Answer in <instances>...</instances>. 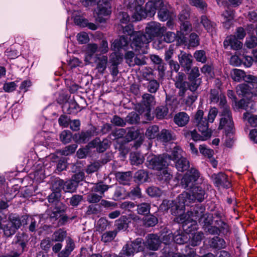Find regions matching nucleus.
<instances>
[{"label":"nucleus","instance_id":"nucleus-48","mask_svg":"<svg viewBox=\"0 0 257 257\" xmlns=\"http://www.w3.org/2000/svg\"><path fill=\"white\" fill-rule=\"evenodd\" d=\"M139 115L135 111L130 113L125 118L126 121L131 124L136 123L139 121Z\"/></svg>","mask_w":257,"mask_h":257},{"label":"nucleus","instance_id":"nucleus-43","mask_svg":"<svg viewBox=\"0 0 257 257\" xmlns=\"http://www.w3.org/2000/svg\"><path fill=\"white\" fill-rule=\"evenodd\" d=\"M164 40L167 43H171L175 40L179 43V37H178L177 33L175 34L172 32H168L164 35Z\"/></svg>","mask_w":257,"mask_h":257},{"label":"nucleus","instance_id":"nucleus-32","mask_svg":"<svg viewBox=\"0 0 257 257\" xmlns=\"http://www.w3.org/2000/svg\"><path fill=\"white\" fill-rule=\"evenodd\" d=\"M245 76V72L238 69H233L231 72L232 79L237 82H240L243 80Z\"/></svg>","mask_w":257,"mask_h":257},{"label":"nucleus","instance_id":"nucleus-62","mask_svg":"<svg viewBox=\"0 0 257 257\" xmlns=\"http://www.w3.org/2000/svg\"><path fill=\"white\" fill-rule=\"evenodd\" d=\"M201 83V79L200 78H192L191 80L190 84L189 85V89L190 91L194 92L197 90L198 86Z\"/></svg>","mask_w":257,"mask_h":257},{"label":"nucleus","instance_id":"nucleus-4","mask_svg":"<svg viewBox=\"0 0 257 257\" xmlns=\"http://www.w3.org/2000/svg\"><path fill=\"white\" fill-rule=\"evenodd\" d=\"M166 28L157 22H151L147 24L145 34L138 32L133 36V41L131 43V48L139 53H144L141 50L144 45L149 43L156 37H159L166 31Z\"/></svg>","mask_w":257,"mask_h":257},{"label":"nucleus","instance_id":"nucleus-46","mask_svg":"<svg viewBox=\"0 0 257 257\" xmlns=\"http://www.w3.org/2000/svg\"><path fill=\"white\" fill-rule=\"evenodd\" d=\"M135 177L139 182L143 183L147 180L148 174L144 170H140L135 173Z\"/></svg>","mask_w":257,"mask_h":257},{"label":"nucleus","instance_id":"nucleus-2","mask_svg":"<svg viewBox=\"0 0 257 257\" xmlns=\"http://www.w3.org/2000/svg\"><path fill=\"white\" fill-rule=\"evenodd\" d=\"M144 2L145 0L125 1V4L128 7L135 8V12L132 16L135 21H140L147 16L152 17L155 14L157 10H158V17L161 21H165L169 18V12L162 0L149 1L146 5L145 10L142 8Z\"/></svg>","mask_w":257,"mask_h":257},{"label":"nucleus","instance_id":"nucleus-1","mask_svg":"<svg viewBox=\"0 0 257 257\" xmlns=\"http://www.w3.org/2000/svg\"><path fill=\"white\" fill-rule=\"evenodd\" d=\"M199 177L198 171L191 168L181 179L182 186L190 189L189 192L182 193L174 201L165 200L160 205L162 210L170 209L172 214L176 216V219L178 222L183 224L184 229L188 232L197 229V221L203 226H207L212 221V216L205 213V209L202 205L196 206L193 207V211L184 214L186 205H189L195 200L201 202L204 198V190L201 187L195 185V182Z\"/></svg>","mask_w":257,"mask_h":257},{"label":"nucleus","instance_id":"nucleus-25","mask_svg":"<svg viewBox=\"0 0 257 257\" xmlns=\"http://www.w3.org/2000/svg\"><path fill=\"white\" fill-rule=\"evenodd\" d=\"M236 91L238 95L248 96L249 94H253V91L250 87L246 84H241L237 86Z\"/></svg>","mask_w":257,"mask_h":257},{"label":"nucleus","instance_id":"nucleus-55","mask_svg":"<svg viewBox=\"0 0 257 257\" xmlns=\"http://www.w3.org/2000/svg\"><path fill=\"white\" fill-rule=\"evenodd\" d=\"M117 222V226L118 230H124L127 228L128 225L127 218L125 216H123L121 217Z\"/></svg>","mask_w":257,"mask_h":257},{"label":"nucleus","instance_id":"nucleus-64","mask_svg":"<svg viewBox=\"0 0 257 257\" xmlns=\"http://www.w3.org/2000/svg\"><path fill=\"white\" fill-rule=\"evenodd\" d=\"M148 195L152 197L159 196L161 194L160 190L157 187H150L147 190Z\"/></svg>","mask_w":257,"mask_h":257},{"label":"nucleus","instance_id":"nucleus-27","mask_svg":"<svg viewBox=\"0 0 257 257\" xmlns=\"http://www.w3.org/2000/svg\"><path fill=\"white\" fill-rule=\"evenodd\" d=\"M159 127L156 125L150 126L148 127L145 133V135L149 139H154L159 136Z\"/></svg>","mask_w":257,"mask_h":257},{"label":"nucleus","instance_id":"nucleus-54","mask_svg":"<svg viewBox=\"0 0 257 257\" xmlns=\"http://www.w3.org/2000/svg\"><path fill=\"white\" fill-rule=\"evenodd\" d=\"M102 197V195H99L98 194H96L95 192L90 193L87 196V201L89 203H94L98 202L101 198Z\"/></svg>","mask_w":257,"mask_h":257},{"label":"nucleus","instance_id":"nucleus-30","mask_svg":"<svg viewBox=\"0 0 257 257\" xmlns=\"http://www.w3.org/2000/svg\"><path fill=\"white\" fill-rule=\"evenodd\" d=\"M210 245L212 247L221 249L225 246V242L222 238L215 236L211 239Z\"/></svg>","mask_w":257,"mask_h":257},{"label":"nucleus","instance_id":"nucleus-36","mask_svg":"<svg viewBox=\"0 0 257 257\" xmlns=\"http://www.w3.org/2000/svg\"><path fill=\"white\" fill-rule=\"evenodd\" d=\"M151 206L150 204L147 203H142L137 206V211L139 214L146 215L149 213Z\"/></svg>","mask_w":257,"mask_h":257},{"label":"nucleus","instance_id":"nucleus-45","mask_svg":"<svg viewBox=\"0 0 257 257\" xmlns=\"http://www.w3.org/2000/svg\"><path fill=\"white\" fill-rule=\"evenodd\" d=\"M116 231H109L104 233L101 237V240L104 242L112 241L116 235Z\"/></svg>","mask_w":257,"mask_h":257},{"label":"nucleus","instance_id":"nucleus-58","mask_svg":"<svg viewBox=\"0 0 257 257\" xmlns=\"http://www.w3.org/2000/svg\"><path fill=\"white\" fill-rule=\"evenodd\" d=\"M128 196L132 199L139 198L141 197V191L139 187H136L133 188L129 193Z\"/></svg>","mask_w":257,"mask_h":257},{"label":"nucleus","instance_id":"nucleus-19","mask_svg":"<svg viewBox=\"0 0 257 257\" xmlns=\"http://www.w3.org/2000/svg\"><path fill=\"white\" fill-rule=\"evenodd\" d=\"M178 60L182 67L186 68L188 70L190 68L192 62L191 54L181 52V54L178 56Z\"/></svg>","mask_w":257,"mask_h":257},{"label":"nucleus","instance_id":"nucleus-22","mask_svg":"<svg viewBox=\"0 0 257 257\" xmlns=\"http://www.w3.org/2000/svg\"><path fill=\"white\" fill-rule=\"evenodd\" d=\"M67 244L64 249L58 254V257H69L74 248V243L71 238L66 240Z\"/></svg>","mask_w":257,"mask_h":257},{"label":"nucleus","instance_id":"nucleus-37","mask_svg":"<svg viewBox=\"0 0 257 257\" xmlns=\"http://www.w3.org/2000/svg\"><path fill=\"white\" fill-rule=\"evenodd\" d=\"M243 117L244 119L247 120L252 126H257V115L246 112L243 114Z\"/></svg>","mask_w":257,"mask_h":257},{"label":"nucleus","instance_id":"nucleus-11","mask_svg":"<svg viewBox=\"0 0 257 257\" xmlns=\"http://www.w3.org/2000/svg\"><path fill=\"white\" fill-rule=\"evenodd\" d=\"M192 30V25L188 21L181 22L180 30L177 31L179 37V43L184 44L186 42V38L185 35L190 33Z\"/></svg>","mask_w":257,"mask_h":257},{"label":"nucleus","instance_id":"nucleus-47","mask_svg":"<svg viewBox=\"0 0 257 257\" xmlns=\"http://www.w3.org/2000/svg\"><path fill=\"white\" fill-rule=\"evenodd\" d=\"M191 239V245L192 246H196L198 245L201 242L203 237V233L201 232H197L192 234Z\"/></svg>","mask_w":257,"mask_h":257},{"label":"nucleus","instance_id":"nucleus-31","mask_svg":"<svg viewBox=\"0 0 257 257\" xmlns=\"http://www.w3.org/2000/svg\"><path fill=\"white\" fill-rule=\"evenodd\" d=\"M201 23L208 32H212L215 29V24L211 22L206 16L201 17Z\"/></svg>","mask_w":257,"mask_h":257},{"label":"nucleus","instance_id":"nucleus-57","mask_svg":"<svg viewBox=\"0 0 257 257\" xmlns=\"http://www.w3.org/2000/svg\"><path fill=\"white\" fill-rule=\"evenodd\" d=\"M158 222V219L153 215L147 216L145 219V224L147 226H153Z\"/></svg>","mask_w":257,"mask_h":257},{"label":"nucleus","instance_id":"nucleus-21","mask_svg":"<svg viewBox=\"0 0 257 257\" xmlns=\"http://www.w3.org/2000/svg\"><path fill=\"white\" fill-rule=\"evenodd\" d=\"M128 44V38L126 36H121L119 39L114 41L111 45V49L114 51L118 50L120 48H124Z\"/></svg>","mask_w":257,"mask_h":257},{"label":"nucleus","instance_id":"nucleus-6","mask_svg":"<svg viewBox=\"0 0 257 257\" xmlns=\"http://www.w3.org/2000/svg\"><path fill=\"white\" fill-rule=\"evenodd\" d=\"M28 217H20L17 214H11L9 216V221L4 224V233L6 236H10L15 234L16 231L22 225L27 223Z\"/></svg>","mask_w":257,"mask_h":257},{"label":"nucleus","instance_id":"nucleus-29","mask_svg":"<svg viewBox=\"0 0 257 257\" xmlns=\"http://www.w3.org/2000/svg\"><path fill=\"white\" fill-rule=\"evenodd\" d=\"M130 160L132 165H138L144 162V157L140 153L133 152L131 153Z\"/></svg>","mask_w":257,"mask_h":257},{"label":"nucleus","instance_id":"nucleus-3","mask_svg":"<svg viewBox=\"0 0 257 257\" xmlns=\"http://www.w3.org/2000/svg\"><path fill=\"white\" fill-rule=\"evenodd\" d=\"M218 113L215 107L211 108L208 114V119L206 120L203 117V111L198 110L194 115V123L197 126V129L190 132V136L195 141H204L211 137V131L208 128V122H213Z\"/></svg>","mask_w":257,"mask_h":257},{"label":"nucleus","instance_id":"nucleus-15","mask_svg":"<svg viewBox=\"0 0 257 257\" xmlns=\"http://www.w3.org/2000/svg\"><path fill=\"white\" fill-rule=\"evenodd\" d=\"M96 64V68L99 71L103 72L106 68L108 58L106 56L101 54H95L94 59L92 60Z\"/></svg>","mask_w":257,"mask_h":257},{"label":"nucleus","instance_id":"nucleus-51","mask_svg":"<svg viewBox=\"0 0 257 257\" xmlns=\"http://www.w3.org/2000/svg\"><path fill=\"white\" fill-rule=\"evenodd\" d=\"M199 44L198 36L195 33H191L190 35L188 45L190 47H196Z\"/></svg>","mask_w":257,"mask_h":257},{"label":"nucleus","instance_id":"nucleus-44","mask_svg":"<svg viewBox=\"0 0 257 257\" xmlns=\"http://www.w3.org/2000/svg\"><path fill=\"white\" fill-rule=\"evenodd\" d=\"M121 28L123 30V33L130 36V39L132 40V43L133 41V36L136 35V34L138 33L139 32H134L133 27L131 24L127 25L124 27L121 26Z\"/></svg>","mask_w":257,"mask_h":257},{"label":"nucleus","instance_id":"nucleus-42","mask_svg":"<svg viewBox=\"0 0 257 257\" xmlns=\"http://www.w3.org/2000/svg\"><path fill=\"white\" fill-rule=\"evenodd\" d=\"M194 57L198 62L204 63L206 62L207 58L205 52L203 50H198L194 53Z\"/></svg>","mask_w":257,"mask_h":257},{"label":"nucleus","instance_id":"nucleus-24","mask_svg":"<svg viewBox=\"0 0 257 257\" xmlns=\"http://www.w3.org/2000/svg\"><path fill=\"white\" fill-rule=\"evenodd\" d=\"M158 139L162 142L167 143L175 139L174 134L168 130H162L159 136Z\"/></svg>","mask_w":257,"mask_h":257},{"label":"nucleus","instance_id":"nucleus-38","mask_svg":"<svg viewBox=\"0 0 257 257\" xmlns=\"http://www.w3.org/2000/svg\"><path fill=\"white\" fill-rule=\"evenodd\" d=\"M189 18L190 9L188 6H186L181 12L179 16V19L181 22H184L188 21Z\"/></svg>","mask_w":257,"mask_h":257},{"label":"nucleus","instance_id":"nucleus-33","mask_svg":"<svg viewBox=\"0 0 257 257\" xmlns=\"http://www.w3.org/2000/svg\"><path fill=\"white\" fill-rule=\"evenodd\" d=\"M167 155L170 157V161L171 160L175 161V160L180 159L181 157H183V152L179 147L175 146L173 148V150L172 152V155Z\"/></svg>","mask_w":257,"mask_h":257},{"label":"nucleus","instance_id":"nucleus-40","mask_svg":"<svg viewBox=\"0 0 257 257\" xmlns=\"http://www.w3.org/2000/svg\"><path fill=\"white\" fill-rule=\"evenodd\" d=\"M72 138L71 133L68 130H64L60 135V141L64 144L69 143Z\"/></svg>","mask_w":257,"mask_h":257},{"label":"nucleus","instance_id":"nucleus-7","mask_svg":"<svg viewBox=\"0 0 257 257\" xmlns=\"http://www.w3.org/2000/svg\"><path fill=\"white\" fill-rule=\"evenodd\" d=\"M170 163V158L167 154L159 156L150 154L147 157L146 164L150 169L161 170L164 168H166Z\"/></svg>","mask_w":257,"mask_h":257},{"label":"nucleus","instance_id":"nucleus-20","mask_svg":"<svg viewBox=\"0 0 257 257\" xmlns=\"http://www.w3.org/2000/svg\"><path fill=\"white\" fill-rule=\"evenodd\" d=\"M222 16L223 19V26L226 29H229L232 24V21L234 18L233 11L229 8H227L222 14Z\"/></svg>","mask_w":257,"mask_h":257},{"label":"nucleus","instance_id":"nucleus-35","mask_svg":"<svg viewBox=\"0 0 257 257\" xmlns=\"http://www.w3.org/2000/svg\"><path fill=\"white\" fill-rule=\"evenodd\" d=\"M168 113V108L166 106H160L156 109V117L160 119L164 118Z\"/></svg>","mask_w":257,"mask_h":257},{"label":"nucleus","instance_id":"nucleus-49","mask_svg":"<svg viewBox=\"0 0 257 257\" xmlns=\"http://www.w3.org/2000/svg\"><path fill=\"white\" fill-rule=\"evenodd\" d=\"M185 75L182 73H178L175 78V85L176 87H180L181 85L187 84V82L184 81Z\"/></svg>","mask_w":257,"mask_h":257},{"label":"nucleus","instance_id":"nucleus-56","mask_svg":"<svg viewBox=\"0 0 257 257\" xmlns=\"http://www.w3.org/2000/svg\"><path fill=\"white\" fill-rule=\"evenodd\" d=\"M77 148V145L72 144L66 147L62 151V154L64 156L69 155L75 151Z\"/></svg>","mask_w":257,"mask_h":257},{"label":"nucleus","instance_id":"nucleus-5","mask_svg":"<svg viewBox=\"0 0 257 257\" xmlns=\"http://www.w3.org/2000/svg\"><path fill=\"white\" fill-rule=\"evenodd\" d=\"M219 105L222 109L218 128L224 129L227 135L233 133V122L229 107L226 105V100L223 94H220Z\"/></svg>","mask_w":257,"mask_h":257},{"label":"nucleus","instance_id":"nucleus-61","mask_svg":"<svg viewBox=\"0 0 257 257\" xmlns=\"http://www.w3.org/2000/svg\"><path fill=\"white\" fill-rule=\"evenodd\" d=\"M83 196L80 195H74L70 199V204L73 206H77L82 201Z\"/></svg>","mask_w":257,"mask_h":257},{"label":"nucleus","instance_id":"nucleus-12","mask_svg":"<svg viewBox=\"0 0 257 257\" xmlns=\"http://www.w3.org/2000/svg\"><path fill=\"white\" fill-rule=\"evenodd\" d=\"M98 50V46L95 43H89L86 45L85 49L84 61L86 64L92 62L95 55V53Z\"/></svg>","mask_w":257,"mask_h":257},{"label":"nucleus","instance_id":"nucleus-28","mask_svg":"<svg viewBox=\"0 0 257 257\" xmlns=\"http://www.w3.org/2000/svg\"><path fill=\"white\" fill-rule=\"evenodd\" d=\"M78 14H79V12L75 11L72 14L74 23L81 27H86L87 20L80 15H77Z\"/></svg>","mask_w":257,"mask_h":257},{"label":"nucleus","instance_id":"nucleus-16","mask_svg":"<svg viewBox=\"0 0 257 257\" xmlns=\"http://www.w3.org/2000/svg\"><path fill=\"white\" fill-rule=\"evenodd\" d=\"M223 45L225 48L230 46L232 49L238 50L242 47V44L235 36H230L224 41Z\"/></svg>","mask_w":257,"mask_h":257},{"label":"nucleus","instance_id":"nucleus-34","mask_svg":"<svg viewBox=\"0 0 257 257\" xmlns=\"http://www.w3.org/2000/svg\"><path fill=\"white\" fill-rule=\"evenodd\" d=\"M66 235V232L62 229H59L56 231L52 235V240L53 241L61 242L64 240Z\"/></svg>","mask_w":257,"mask_h":257},{"label":"nucleus","instance_id":"nucleus-60","mask_svg":"<svg viewBox=\"0 0 257 257\" xmlns=\"http://www.w3.org/2000/svg\"><path fill=\"white\" fill-rule=\"evenodd\" d=\"M125 189L123 187H118L116 188L114 192V200H117L120 199H123L124 198V193Z\"/></svg>","mask_w":257,"mask_h":257},{"label":"nucleus","instance_id":"nucleus-13","mask_svg":"<svg viewBox=\"0 0 257 257\" xmlns=\"http://www.w3.org/2000/svg\"><path fill=\"white\" fill-rule=\"evenodd\" d=\"M143 100L144 105L146 106V110H144L142 113L148 119L151 120L152 117L150 113L151 108L150 105L153 104L154 102V97L150 94L146 93L143 95Z\"/></svg>","mask_w":257,"mask_h":257},{"label":"nucleus","instance_id":"nucleus-53","mask_svg":"<svg viewBox=\"0 0 257 257\" xmlns=\"http://www.w3.org/2000/svg\"><path fill=\"white\" fill-rule=\"evenodd\" d=\"M107 225V220L105 218H101L97 221L96 229L99 231H103L106 229Z\"/></svg>","mask_w":257,"mask_h":257},{"label":"nucleus","instance_id":"nucleus-9","mask_svg":"<svg viewBox=\"0 0 257 257\" xmlns=\"http://www.w3.org/2000/svg\"><path fill=\"white\" fill-rule=\"evenodd\" d=\"M111 12L110 4L107 0L99 1L97 4V20L100 23L105 21L103 16H109Z\"/></svg>","mask_w":257,"mask_h":257},{"label":"nucleus","instance_id":"nucleus-8","mask_svg":"<svg viewBox=\"0 0 257 257\" xmlns=\"http://www.w3.org/2000/svg\"><path fill=\"white\" fill-rule=\"evenodd\" d=\"M142 239L137 238L134 242L126 244L118 254L119 257H131L135 253L142 251L144 249Z\"/></svg>","mask_w":257,"mask_h":257},{"label":"nucleus","instance_id":"nucleus-23","mask_svg":"<svg viewBox=\"0 0 257 257\" xmlns=\"http://www.w3.org/2000/svg\"><path fill=\"white\" fill-rule=\"evenodd\" d=\"M115 177L120 183L126 185L132 179V173L131 172H117L115 174Z\"/></svg>","mask_w":257,"mask_h":257},{"label":"nucleus","instance_id":"nucleus-26","mask_svg":"<svg viewBox=\"0 0 257 257\" xmlns=\"http://www.w3.org/2000/svg\"><path fill=\"white\" fill-rule=\"evenodd\" d=\"M175 166L176 169L180 172H184L187 170L189 167V161L184 157L175 160Z\"/></svg>","mask_w":257,"mask_h":257},{"label":"nucleus","instance_id":"nucleus-17","mask_svg":"<svg viewBox=\"0 0 257 257\" xmlns=\"http://www.w3.org/2000/svg\"><path fill=\"white\" fill-rule=\"evenodd\" d=\"M55 183L60 186V189H63L65 192H73L76 190L78 186L77 183L74 182L72 179L65 183L63 180H58Z\"/></svg>","mask_w":257,"mask_h":257},{"label":"nucleus","instance_id":"nucleus-39","mask_svg":"<svg viewBox=\"0 0 257 257\" xmlns=\"http://www.w3.org/2000/svg\"><path fill=\"white\" fill-rule=\"evenodd\" d=\"M197 96L194 94L189 95L186 98H180V101L182 104H184L187 106H190L195 101Z\"/></svg>","mask_w":257,"mask_h":257},{"label":"nucleus","instance_id":"nucleus-63","mask_svg":"<svg viewBox=\"0 0 257 257\" xmlns=\"http://www.w3.org/2000/svg\"><path fill=\"white\" fill-rule=\"evenodd\" d=\"M77 39L79 43L85 44L89 41V37L85 32H81L77 34Z\"/></svg>","mask_w":257,"mask_h":257},{"label":"nucleus","instance_id":"nucleus-10","mask_svg":"<svg viewBox=\"0 0 257 257\" xmlns=\"http://www.w3.org/2000/svg\"><path fill=\"white\" fill-rule=\"evenodd\" d=\"M211 179L215 186L217 187L229 188L230 186L226 175L223 173L213 174L211 176Z\"/></svg>","mask_w":257,"mask_h":257},{"label":"nucleus","instance_id":"nucleus-50","mask_svg":"<svg viewBox=\"0 0 257 257\" xmlns=\"http://www.w3.org/2000/svg\"><path fill=\"white\" fill-rule=\"evenodd\" d=\"M199 151L201 154L207 157L208 159L211 158L214 154V152L212 150L208 148L206 146L203 145L200 146Z\"/></svg>","mask_w":257,"mask_h":257},{"label":"nucleus","instance_id":"nucleus-52","mask_svg":"<svg viewBox=\"0 0 257 257\" xmlns=\"http://www.w3.org/2000/svg\"><path fill=\"white\" fill-rule=\"evenodd\" d=\"M159 88V83L156 80L152 79L149 81L148 86V91L151 93H155Z\"/></svg>","mask_w":257,"mask_h":257},{"label":"nucleus","instance_id":"nucleus-59","mask_svg":"<svg viewBox=\"0 0 257 257\" xmlns=\"http://www.w3.org/2000/svg\"><path fill=\"white\" fill-rule=\"evenodd\" d=\"M243 80L252 85L253 87L257 85V77L252 75H246L245 73V76L243 77Z\"/></svg>","mask_w":257,"mask_h":257},{"label":"nucleus","instance_id":"nucleus-41","mask_svg":"<svg viewBox=\"0 0 257 257\" xmlns=\"http://www.w3.org/2000/svg\"><path fill=\"white\" fill-rule=\"evenodd\" d=\"M108 189V187L107 185L102 184H97L92 187V191L95 193H98V194L99 195L103 196L104 192L107 191Z\"/></svg>","mask_w":257,"mask_h":257},{"label":"nucleus","instance_id":"nucleus-14","mask_svg":"<svg viewBox=\"0 0 257 257\" xmlns=\"http://www.w3.org/2000/svg\"><path fill=\"white\" fill-rule=\"evenodd\" d=\"M145 244L151 250H156L158 249L161 241L158 235L151 234L146 237Z\"/></svg>","mask_w":257,"mask_h":257},{"label":"nucleus","instance_id":"nucleus-18","mask_svg":"<svg viewBox=\"0 0 257 257\" xmlns=\"http://www.w3.org/2000/svg\"><path fill=\"white\" fill-rule=\"evenodd\" d=\"M190 117L185 112H180L175 114L174 121L179 126L182 127L186 125L189 122Z\"/></svg>","mask_w":257,"mask_h":257}]
</instances>
